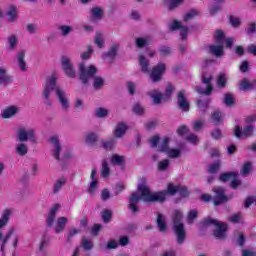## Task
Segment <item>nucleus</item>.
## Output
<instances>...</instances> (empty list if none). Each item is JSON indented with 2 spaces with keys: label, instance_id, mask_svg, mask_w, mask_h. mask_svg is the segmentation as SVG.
<instances>
[{
  "label": "nucleus",
  "instance_id": "0e129e2a",
  "mask_svg": "<svg viewBox=\"0 0 256 256\" xmlns=\"http://www.w3.org/2000/svg\"><path fill=\"white\" fill-rule=\"evenodd\" d=\"M178 193L180 197H189V189L187 186L178 185Z\"/></svg>",
  "mask_w": 256,
  "mask_h": 256
},
{
  "label": "nucleus",
  "instance_id": "f8f14e48",
  "mask_svg": "<svg viewBox=\"0 0 256 256\" xmlns=\"http://www.w3.org/2000/svg\"><path fill=\"white\" fill-rule=\"evenodd\" d=\"M61 65L65 75L73 79L75 77V68H73L71 60L67 56H63L61 58Z\"/></svg>",
  "mask_w": 256,
  "mask_h": 256
},
{
  "label": "nucleus",
  "instance_id": "f257e3e1",
  "mask_svg": "<svg viewBox=\"0 0 256 256\" xmlns=\"http://www.w3.org/2000/svg\"><path fill=\"white\" fill-rule=\"evenodd\" d=\"M138 192H134L130 195L128 209L132 212L133 215L139 213V201L141 199L145 203H165L167 199V195H175L178 193L179 186H175L173 184H168L167 190L159 191V192H151L149 186H147L146 182H142L138 185Z\"/></svg>",
  "mask_w": 256,
  "mask_h": 256
},
{
  "label": "nucleus",
  "instance_id": "c9c22d12",
  "mask_svg": "<svg viewBox=\"0 0 256 256\" xmlns=\"http://www.w3.org/2000/svg\"><path fill=\"white\" fill-rule=\"evenodd\" d=\"M65 183H67V179L65 178H60L56 180L53 186V194L57 195V193H59L61 189H63V185H65Z\"/></svg>",
  "mask_w": 256,
  "mask_h": 256
},
{
  "label": "nucleus",
  "instance_id": "bf43d9fd",
  "mask_svg": "<svg viewBox=\"0 0 256 256\" xmlns=\"http://www.w3.org/2000/svg\"><path fill=\"white\" fill-rule=\"evenodd\" d=\"M133 112L136 115H144L145 114V108H143V106H141L140 103H136L133 106Z\"/></svg>",
  "mask_w": 256,
  "mask_h": 256
},
{
  "label": "nucleus",
  "instance_id": "dca6fc26",
  "mask_svg": "<svg viewBox=\"0 0 256 256\" xmlns=\"http://www.w3.org/2000/svg\"><path fill=\"white\" fill-rule=\"evenodd\" d=\"M13 83V76L7 73V68L0 66V85L7 87Z\"/></svg>",
  "mask_w": 256,
  "mask_h": 256
},
{
  "label": "nucleus",
  "instance_id": "680f3d73",
  "mask_svg": "<svg viewBox=\"0 0 256 256\" xmlns=\"http://www.w3.org/2000/svg\"><path fill=\"white\" fill-rule=\"evenodd\" d=\"M197 215H198L197 210H190V212L188 213V216H187V221H188L189 225H192L193 221H195V219H197Z\"/></svg>",
  "mask_w": 256,
  "mask_h": 256
},
{
  "label": "nucleus",
  "instance_id": "ea45409f",
  "mask_svg": "<svg viewBox=\"0 0 256 256\" xmlns=\"http://www.w3.org/2000/svg\"><path fill=\"white\" fill-rule=\"evenodd\" d=\"M111 163L112 165L121 166L123 165V163H125V156H121L119 154H113L111 157Z\"/></svg>",
  "mask_w": 256,
  "mask_h": 256
},
{
  "label": "nucleus",
  "instance_id": "49530a36",
  "mask_svg": "<svg viewBox=\"0 0 256 256\" xmlns=\"http://www.w3.org/2000/svg\"><path fill=\"white\" fill-rule=\"evenodd\" d=\"M224 103L226 107H233V105H235V98L233 97V94L226 93L224 95Z\"/></svg>",
  "mask_w": 256,
  "mask_h": 256
},
{
  "label": "nucleus",
  "instance_id": "7ed1b4c3",
  "mask_svg": "<svg viewBox=\"0 0 256 256\" xmlns=\"http://www.w3.org/2000/svg\"><path fill=\"white\" fill-rule=\"evenodd\" d=\"M95 75H97V67L93 65L86 67L85 63H81L79 65V76L80 81H82L83 85H87L90 79H94L93 88L96 91H99L103 89V87H105V79L101 76L95 77Z\"/></svg>",
  "mask_w": 256,
  "mask_h": 256
},
{
  "label": "nucleus",
  "instance_id": "4c0bfd02",
  "mask_svg": "<svg viewBox=\"0 0 256 256\" xmlns=\"http://www.w3.org/2000/svg\"><path fill=\"white\" fill-rule=\"evenodd\" d=\"M185 0H166L169 11H175L177 7L183 5Z\"/></svg>",
  "mask_w": 256,
  "mask_h": 256
},
{
  "label": "nucleus",
  "instance_id": "8fccbe9b",
  "mask_svg": "<svg viewBox=\"0 0 256 256\" xmlns=\"http://www.w3.org/2000/svg\"><path fill=\"white\" fill-rule=\"evenodd\" d=\"M202 127H205V120L204 119H198L195 120L192 124L193 131H200Z\"/></svg>",
  "mask_w": 256,
  "mask_h": 256
},
{
  "label": "nucleus",
  "instance_id": "58836bf2",
  "mask_svg": "<svg viewBox=\"0 0 256 256\" xmlns=\"http://www.w3.org/2000/svg\"><path fill=\"white\" fill-rule=\"evenodd\" d=\"M214 39L217 45H223L225 43V32L223 30H216Z\"/></svg>",
  "mask_w": 256,
  "mask_h": 256
},
{
  "label": "nucleus",
  "instance_id": "37998d69",
  "mask_svg": "<svg viewBox=\"0 0 256 256\" xmlns=\"http://www.w3.org/2000/svg\"><path fill=\"white\" fill-rule=\"evenodd\" d=\"M166 155L170 158V159H179V157H181V150L176 149V148H170L167 152Z\"/></svg>",
  "mask_w": 256,
  "mask_h": 256
},
{
  "label": "nucleus",
  "instance_id": "39448f33",
  "mask_svg": "<svg viewBox=\"0 0 256 256\" xmlns=\"http://www.w3.org/2000/svg\"><path fill=\"white\" fill-rule=\"evenodd\" d=\"M9 219H11V210L6 209L0 218V229H3L9 223ZM13 233H15V228H11L3 238V233L0 231V251L2 255H5V247L9 243Z\"/></svg>",
  "mask_w": 256,
  "mask_h": 256
},
{
  "label": "nucleus",
  "instance_id": "4d7b16f0",
  "mask_svg": "<svg viewBox=\"0 0 256 256\" xmlns=\"http://www.w3.org/2000/svg\"><path fill=\"white\" fill-rule=\"evenodd\" d=\"M183 25H181V22L177 21V20H173L172 22H170L168 24V29L169 31H171L173 33V31H177V29H180V27H182Z\"/></svg>",
  "mask_w": 256,
  "mask_h": 256
},
{
  "label": "nucleus",
  "instance_id": "9d476101",
  "mask_svg": "<svg viewBox=\"0 0 256 256\" xmlns=\"http://www.w3.org/2000/svg\"><path fill=\"white\" fill-rule=\"evenodd\" d=\"M225 191V188L220 186L213 188L215 195L212 197V201L215 207H219V205H223V203H227V201H229V198L225 195Z\"/></svg>",
  "mask_w": 256,
  "mask_h": 256
},
{
  "label": "nucleus",
  "instance_id": "c85d7f7f",
  "mask_svg": "<svg viewBox=\"0 0 256 256\" xmlns=\"http://www.w3.org/2000/svg\"><path fill=\"white\" fill-rule=\"evenodd\" d=\"M173 225H183V212L181 210H174L172 213Z\"/></svg>",
  "mask_w": 256,
  "mask_h": 256
},
{
  "label": "nucleus",
  "instance_id": "6e6552de",
  "mask_svg": "<svg viewBox=\"0 0 256 256\" xmlns=\"http://www.w3.org/2000/svg\"><path fill=\"white\" fill-rule=\"evenodd\" d=\"M201 79L202 83L206 85V90L203 89L201 86H197L195 88V91H197L199 95H211V93H213V85L211 84V81H213V75H207L205 72H203Z\"/></svg>",
  "mask_w": 256,
  "mask_h": 256
},
{
  "label": "nucleus",
  "instance_id": "c756f323",
  "mask_svg": "<svg viewBox=\"0 0 256 256\" xmlns=\"http://www.w3.org/2000/svg\"><path fill=\"white\" fill-rule=\"evenodd\" d=\"M15 153L20 157H25L29 153V146L25 143H20L16 146Z\"/></svg>",
  "mask_w": 256,
  "mask_h": 256
},
{
  "label": "nucleus",
  "instance_id": "2f4dec72",
  "mask_svg": "<svg viewBox=\"0 0 256 256\" xmlns=\"http://www.w3.org/2000/svg\"><path fill=\"white\" fill-rule=\"evenodd\" d=\"M6 15L9 17L8 21H10V23H14V21H17V17H19V15L17 14V7L11 5L6 12Z\"/></svg>",
  "mask_w": 256,
  "mask_h": 256
},
{
  "label": "nucleus",
  "instance_id": "ddd939ff",
  "mask_svg": "<svg viewBox=\"0 0 256 256\" xmlns=\"http://www.w3.org/2000/svg\"><path fill=\"white\" fill-rule=\"evenodd\" d=\"M253 131H255V127L252 125H248L242 129L240 126H236L234 135L238 138L241 139H247V137H252L253 136Z\"/></svg>",
  "mask_w": 256,
  "mask_h": 256
},
{
  "label": "nucleus",
  "instance_id": "a18cd8bd",
  "mask_svg": "<svg viewBox=\"0 0 256 256\" xmlns=\"http://www.w3.org/2000/svg\"><path fill=\"white\" fill-rule=\"evenodd\" d=\"M46 247H49V238H47V232H44L39 245V251H45Z\"/></svg>",
  "mask_w": 256,
  "mask_h": 256
},
{
  "label": "nucleus",
  "instance_id": "6ab92c4d",
  "mask_svg": "<svg viewBox=\"0 0 256 256\" xmlns=\"http://www.w3.org/2000/svg\"><path fill=\"white\" fill-rule=\"evenodd\" d=\"M255 89L256 79L250 82L247 78H244L239 84V91H255Z\"/></svg>",
  "mask_w": 256,
  "mask_h": 256
},
{
  "label": "nucleus",
  "instance_id": "4468645a",
  "mask_svg": "<svg viewBox=\"0 0 256 256\" xmlns=\"http://www.w3.org/2000/svg\"><path fill=\"white\" fill-rule=\"evenodd\" d=\"M61 209V204H54L46 217V227H53V223H55V218L57 217V213Z\"/></svg>",
  "mask_w": 256,
  "mask_h": 256
},
{
  "label": "nucleus",
  "instance_id": "1a4fd4ad",
  "mask_svg": "<svg viewBox=\"0 0 256 256\" xmlns=\"http://www.w3.org/2000/svg\"><path fill=\"white\" fill-rule=\"evenodd\" d=\"M167 70V65L165 63H158L154 66L150 72V79L152 83H159L163 79V75Z\"/></svg>",
  "mask_w": 256,
  "mask_h": 256
},
{
  "label": "nucleus",
  "instance_id": "5fc2aeb1",
  "mask_svg": "<svg viewBox=\"0 0 256 256\" xmlns=\"http://www.w3.org/2000/svg\"><path fill=\"white\" fill-rule=\"evenodd\" d=\"M58 29L61 31L63 37H67V35L73 31V27L67 25H61Z\"/></svg>",
  "mask_w": 256,
  "mask_h": 256
},
{
  "label": "nucleus",
  "instance_id": "7c9ffc66",
  "mask_svg": "<svg viewBox=\"0 0 256 256\" xmlns=\"http://www.w3.org/2000/svg\"><path fill=\"white\" fill-rule=\"evenodd\" d=\"M97 141H99V134L95 132H89L85 137V142L87 145H96Z\"/></svg>",
  "mask_w": 256,
  "mask_h": 256
},
{
  "label": "nucleus",
  "instance_id": "b1692460",
  "mask_svg": "<svg viewBox=\"0 0 256 256\" xmlns=\"http://www.w3.org/2000/svg\"><path fill=\"white\" fill-rule=\"evenodd\" d=\"M126 133H127V124L121 122L116 126L113 132V135L116 136L118 139H121V137H123V135H125Z\"/></svg>",
  "mask_w": 256,
  "mask_h": 256
},
{
  "label": "nucleus",
  "instance_id": "f3484780",
  "mask_svg": "<svg viewBox=\"0 0 256 256\" xmlns=\"http://www.w3.org/2000/svg\"><path fill=\"white\" fill-rule=\"evenodd\" d=\"M119 47H121L119 43H114L107 52L102 54V59H111V61H115V57H117V53H119Z\"/></svg>",
  "mask_w": 256,
  "mask_h": 256
},
{
  "label": "nucleus",
  "instance_id": "cd10ccee",
  "mask_svg": "<svg viewBox=\"0 0 256 256\" xmlns=\"http://www.w3.org/2000/svg\"><path fill=\"white\" fill-rule=\"evenodd\" d=\"M237 177H239V172H225L220 174L219 181L227 183L230 179H237Z\"/></svg>",
  "mask_w": 256,
  "mask_h": 256
},
{
  "label": "nucleus",
  "instance_id": "2eb2a0df",
  "mask_svg": "<svg viewBox=\"0 0 256 256\" xmlns=\"http://www.w3.org/2000/svg\"><path fill=\"white\" fill-rule=\"evenodd\" d=\"M50 143H52L54 149H53V157H55V159L57 161H61V156L59 155L61 153V150L63 149V147L61 146V142L59 141V138L57 136H52L50 138Z\"/></svg>",
  "mask_w": 256,
  "mask_h": 256
},
{
  "label": "nucleus",
  "instance_id": "9b49d317",
  "mask_svg": "<svg viewBox=\"0 0 256 256\" xmlns=\"http://www.w3.org/2000/svg\"><path fill=\"white\" fill-rule=\"evenodd\" d=\"M172 230L176 235L178 245H183L187 239V231H185V224H177L172 226Z\"/></svg>",
  "mask_w": 256,
  "mask_h": 256
},
{
  "label": "nucleus",
  "instance_id": "4be33fe9",
  "mask_svg": "<svg viewBox=\"0 0 256 256\" xmlns=\"http://www.w3.org/2000/svg\"><path fill=\"white\" fill-rule=\"evenodd\" d=\"M19 113V106H9L2 112V119H11V117H15Z\"/></svg>",
  "mask_w": 256,
  "mask_h": 256
},
{
  "label": "nucleus",
  "instance_id": "5701e85b",
  "mask_svg": "<svg viewBox=\"0 0 256 256\" xmlns=\"http://www.w3.org/2000/svg\"><path fill=\"white\" fill-rule=\"evenodd\" d=\"M175 91V86L168 82L166 85L165 93L163 94V102L167 103V101H171V97H173V92Z\"/></svg>",
  "mask_w": 256,
  "mask_h": 256
},
{
  "label": "nucleus",
  "instance_id": "338daca9",
  "mask_svg": "<svg viewBox=\"0 0 256 256\" xmlns=\"http://www.w3.org/2000/svg\"><path fill=\"white\" fill-rule=\"evenodd\" d=\"M159 53L162 55V57H167L168 55L171 54V47L169 46H161L159 48Z\"/></svg>",
  "mask_w": 256,
  "mask_h": 256
},
{
  "label": "nucleus",
  "instance_id": "de8ad7c7",
  "mask_svg": "<svg viewBox=\"0 0 256 256\" xmlns=\"http://www.w3.org/2000/svg\"><path fill=\"white\" fill-rule=\"evenodd\" d=\"M217 86L220 89H225L227 87V76L225 74H220L217 78Z\"/></svg>",
  "mask_w": 256,
  "mask_h": 256
},
{
  "label": "nucleus",
  "instance_id": "a19ab883",
  "mask_svg": "<svg viewBox=\"0 0 256 256\" xmlns=\"http://www.w3.org/2000/svg\"><path fill=\"white\" fill-rule=\"evenodd\" d=\"M111 175V168H109V163L107 160L102 161L101 177H109Z\"/></svg>",
  "mask_w": 256,
  "mask_h": 256
},
{
  "label": "nucleus",
  "instance_id": "412c9836",
  "mask_svg": "<svg viewBox=\"0 0 256 256\" xmlns=\"http://www.w3.org/2000/svg\"><path fill=\"white\" fill-rule=\"evenodd\" d=\"M148 97L152 99L154 105H161L163 102V93L159 90H151L147 93Z\"/></svg>",
  "mask_w": 256,
  "mask_h": 256
},
{
  "label": "nucleus",
  "instance_id": "a878e982",
  "mask_svg": "<svg viewBox=\"0 0 256 256\" xmlns=\"http://www.w3.org/2000/svg\"><path fill=\"white\" fill-rule=\"evenodd\" d=\"M156 224L161 233L167 231V222L165 221V217L161 213H157Z\"/></svg>",
  "mask_w": 256,
  "mask_h": 256
},
{
  "label": "nucleus",
  "instance_id": "f704fd0d",
  "mask_svg": "<svg viewBox=\"0 0 256 256\" xmlns=\"http://www.w3.org/2000/svg\"><path fill=\"white\" fill-rule=\"evenodd\" d=\"M171 139L169 137H165L162 143L158 146V153H167L171 148H169V142Z\"/></svg>",
  "mask_w": 256,
  "mask_h": 256
},
{
  "label": "nucleus",
  "instance_id": "09e8293b",
  "mask_svg": "<svg viewBox=\"0 0 256 256\" xmlns=\"http://www.w3.org/2000/svg\"><path fill=\"white\" fill-rule=\"evenodd\" d=\"M81 246L84 251H91V249H93V241L87 238H82Z\"/></svg>",
  "mask_w": 256,
  "mask_h": 256
},
{
  "label": "nucleus",
  "instance_id": "e433bc0d",
  "mask_svg": "<svg viewBox=\"0 0 256 256\" xmlns=\"http://www.w3.org/2000/svg\"><path fill=\"white\" fill-rule=\"evenodd\" d=\"M7 43L9 45V51H15L17 45L19 44V40L15 34L11 35L7 39Z\"/></svg>",
  "mask_w": 256,
  "mask_h": 256
},
{
  "label": "nucleus",
  "instance_id": "3c124183",
  "mask_svg": "<svg viewBox=\"0 0 256 256\" xmlns=\"http://www.w3.org/2000/svg\"><path fill=\"white\" fill-rule=\"evenodd\" d=\"M101 143L105 151H111L115 147V139H111L110 141L102 140Z\"/></svg>",
  "mask_w": 256,
  "mask_h": 256
},
{
  "label": "nucleus",
  "instance_id": "69168bd1",
  "mask_svg": "<svg viewBox=\"0 0 256 256\" xmlns=\"http://www.w3.org/2000/svg\"><path fill=\"white\" fill-rule=\"evenodd\" d=\"M186 141H188L189 143H192V145H197L199 143V136L195 134H189L186 137Z\"/></svg>",
  "mask_w": 256,
  "mask_h": 256
},
{
  "label": "nucleus",
  "instance_id": "e2e57ef3",
  "mask_svg": "<svg viewBox=\"0 0 256 256\" xmlns=\"http://www.w3.org/2000/svg\"><path fill=\"white\" fill-rule=\"evenodd\" d=\"M218 169H221V162L216 161L214 164L209 166L208 173L215 174Z\"/></svg>",
  "mask_w": 256,
  "mask_h": 256
},
{
  "label": "nucleus",
  "instance_id": "473e14b6",
  "mask_svg": "<svg viewBox=\"0 0 256 256\" xmlns=\"http://www.w3.org/2000/svg\"><path fill=\"white\" fill-rule=\"evenodd\" d=\"M95 175H97V169H92L91 175H90V179H92V182L90 183L89 186V193H95V189H97V183H99V181L97 179H95Z\"/></svg>",
  "mask_w": 256,
  "mask_h": 256
},
{
  "label": "nucleus",
  "instance_id": "052dcab7",
  "mask_svg": "<svg viewBox=\"0 0 256 256\" xmlns=\"http://www.w3.org/2000/svg\"><path fill=\"white\" fill-rule=\"evenodd\" d=\"M197 106L199 111H201L202 113H205V111L209 109V104L207 102H204L203 100H198Z\"/></svg>",
  "mask_w": 256,
  "mask_h": 256
},
{
  "label": "nucleus",
  "instance_id": "864d4df0",
  "mask_svg": "<svg viewBox=\"0 0 256 256\" xmlns=\"http://www.w3.org/2000/svg\"><path fill=\"white\" fill-rule=\"evenodd\" d=\"M169 163H171L169 159L158 162V171H167L169 169Z\"/></svg>",
  "mask_w": 256,
  "mask_h": 256
},
{
  "label": "nucleus",
  "instance_id": "774afa93",
  "mask_svg": "<svg viewBox=\"0 0 256 256\" xmlns=\"http://www.w3.org/2000/svg\"><path fill=\"white\" fill-rule=\"evenodd\" d=\"M247 35H253L256 33V23L252 22L250 24H248V26L245 29Z\"/></svg>",
  "mask_w": 256,
  "mask_h": 256
},
{
  "label": "nucleus",
  "instance_id": "bb28decb",
  "mask_svg": "<svg viewBox=\"0 0 256 256\" xmlns=\"http://www.w3.org/2000/svg\"><path fill=\"white\" fill-rule=\"evenodd\" d=\"M69 220L67 217H59L56 221L55 231L56 233H63L65 226Z\"/></svg>",
  "mask_w": 256,
  "mask_h": 256
},
{
  "label": "nucleus",
  "instance_id": "423d86ee",
  "mask_svg": "<svg viewBox=\"0 0 256 256\" xmlns=\"http://www.w3.org/2000/svg\"><path fill=\"white\" fill-rule=\"evenodd\" d=\"M17 140L20 143H27V141H30L31 143H37V134L35 128H30L27 126L19 127L17 132Z\"/></svg>",
  "mask_w": 256,
  "mask_h": 256
},
{
  "label": "nucleus",
  "instance_id": "393cba45",
  "mask_svg": "<svg viewBox=\"0 0 256 256\" xmlns=\"http://www.w3.org/2000/svg\"><path fill=\"white\" fill-rule=\"evenodd\" d=\"M209 51L211 55H214L215 57H223L224 51H223V44L218 45H210Z\"/></svg>",
  "mask_w": 256,
  "mask_h": 256
},
{
  "label": "nucleus",
  "instance_id": "f03ea898",
  "mask_svg": "<svg viewBox=\"0 0 256 256\" xmlns=\"http://www.w3.org/2000/svg\"><path fill=\"white\" fill-rule=\"evenodd\" d=\"M55 91L56 97L61 104L63 111L69 110V99L67 98V94L63 90V88L57 86V78L55 76H51L46 79L45 87L42 93V97L44 99L45 105L51 107L53 102L51 101V92Z\"/></svg>",
  "mask_w": 256,
  "mask_h": 256
},
{
  "label": "nucleus",
  "instance_id": "aec40b11",
  "mask_svg": "<svg viewBox=\"0 0 256 256\" xmlns=\"http://www.w3.org/2000/svg\"><path fill=\"white\" fill-rule=\"evenodd\" d=\"M27 51L25 50H20L17 55H16V60H17V65L23 73L27 71V61H25V54Z\"/></svg>",
  "mask_w": 256,
  "mask_h": 256
},
{
  "label": "nucleus",
  "instance_id": "a211bd4d",
  "mask_svg": "<svg viewBox=\"0 0 256 256\" xmlns=\"http://www.w3.org/2000/svg\"><path fill=\"white\" fill-rule=\"evenodd\" d=\"M90 14L92 21H101L105 15V10L101 6H94L90 9Z\"/></svg>",
  "mask_w": 256,
  "mask_h": 256
},
{
  "label": "nucleus",
  "instance_id": "72a5a7b5",
  "mask_svg": "<svg viewBox=\"0 0 256 256\" xmlns=\"http://www.w3.org/2000/svg\"><path fill=\"white\" fill-rule=\"evenodd\" d=\"M139 65L141 67L142 73H149V60L145 58V56L140 55L139 56Z\"/></svg>",
  "mask_w": 256,
  "mask_h": 256
},
{
  "label": "nucleus",
  "instance_id": "603ef678",
  "mask_svg": "<svg viewBox=\"0 0 256 256\" xmlns=\"http://www.w3.org/2000/svg\"><path fill=\"white\" fill-rule=\"evenodd\" d=\"M109 115V111L103 107H100L96 109L95 111V116L98 117L99 119H103Z\"/></svg>",
  "mask_w": 256,
  "mask_h": 256
},
{
  "label": "nucleus",
  "instance_id": "13d9d810",
  "mask_svg": "<svg viewBox=\"0 0 256 256\" xmlns=\"http://www.w3.org/2000/svg\"><path fill=\"white\" fill-rule=\"evenodd\" d=\"M230 223H243V217L241 216V212L233 214L229 218Z\"/></svg>",
  "mask_w": 256,
  "mask_h": 256
},
{
  "label": "nucleus",
  "instance_id": "6e6d98bb",
  "mask_svg": "<svg viewBox=\"0 0 256 256\" xmlns=\"http://www.w3.org/2000/svg\"><path fill=\"white\" fill-rule=\"evenodd\" d=\"M159 141H161V137L159 135H154L149 138L150 147L152 149H156L157 145H159Z\"/></svg>",
  "mask_w": 256,
  "mask_h": 256
},
{
  "label": "nucleus",
  "instance_id": "0eeeda50",
  "mask_svg": "<svg viewBox=\"0 0 256 256\" xmlns=\"http://www.w3.org/2000/svg\"><path fill=\"white\" fill-rule=\"evenodd\" d=\"M176 103L182 113H189L191 103L189 102V98H187V92L185 90H180L176 93Z\"/></svg>",
  "mask_w": 256,
  "mask_h": 256
},
{
  "label": "nucleus",
  "instance_id": "20e7f679",
  "mask_svg": "<svg viewBox=\"0 0 256 256\" xmlns=\"http://www.w3.org/2000/svg\"><path fill=\"white\" fill-rule=\"evenodd\" d=\"M214 226L216 229L213 231V235L215 239H218L219 241H223L227 239V224L223 222H219L217 219L213 218H205L201 222V228L207 229V227Z\"/></svg>",
  "mask_w": 256,
  "mask_h": 256
},
{
  "label": "nucleus",
  "instance_id": "79ce46f5",
  "mask_svg": "<svg viewBox=\"0 0 256 256\" xmlns=\"http://www.w3.org/2000/svg\"><path fill=\"white\" fill-rule=\"evenodd\" d=\"M212 121L216 126L221 125V123H223V114L218 110L214 111L212 114Z\"/></svg>",
  "mask_w": 256,
  "mask_h": 256
},
{
  "label": "nucleus",
  "instance_id": "c03bdc74",
  "mask_svg": "<svg viewBox=\"0 0 256 256\" xmlns=\"http://www.w3.org/2000/svg\"><path fill=\"white\" fill-rule=\"evenodd\" d=\"M101 218L104 223H109L113 218V212L109 209H105L101 212Z\"/></svg>",
  "mask_w": 256,
  "mask_h": 256
}]
</instances>
